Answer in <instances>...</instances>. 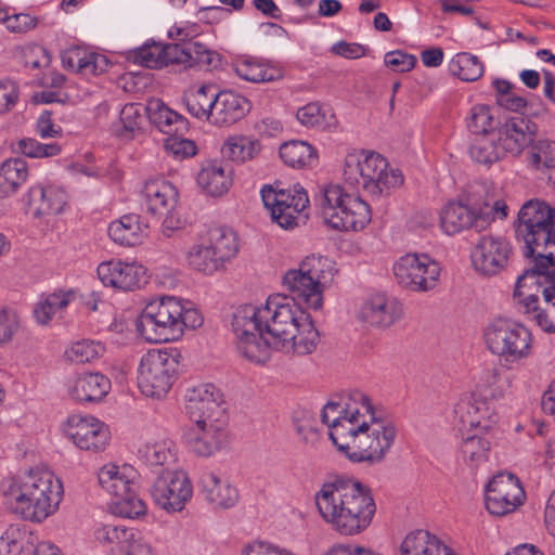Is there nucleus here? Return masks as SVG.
Returning <instances> with one entry per match:
<instances>
[{
	"label": "nucleus",
	"mask_w": 555,
	"mask_h": 555,
	"mask_svg": "<svg viewBox=\"0 0 555 555\" xmlns=\"http://www.w3.org/2000/svg\"><path fill=\"white\" fill-rule=\"evenodd\" d=\"M516 236L525 244L524 255L533 259L531 272L555 280V208L543 201L531 199L518 212Z\"/></svg>",
	"instance_id": "5"
},
{
	"label": "nucleus",
	"mask_w": 555,
	"mask_h": 555,
	"mask_svg": "<svg viewBox=\"0 0 555 555\" xmlns=\"http://www.w3.org/2000/svg\"><path fill=\"white\" fill-rule=\"evenodd\" d=\"M62 64L67 69L86 77L103 74L109 67L107 57L81 47H72L61 54Z\"/></svg>",
	"instance_id": "31"
},
{
	"label": "nucleus",
	"mask_w": 555,
	"mask_h": 555,
	"mask_svg": "<svg viewBox=\"0 0 555 555\" xmlns=\"http://www.w3.org/2000/svg\"><path fill=\"white\" fill-rule=\"evenodd\" d=\"M197 184L208 195L221 196L232 184V171L221 163L209 162L198 172Z\"/></svg>",
	"instance_id": "38"
},
{
	"label": "nucleus",
	"mask_w": 555,
	"mask_h": 555,
	"mask_svg": "<svg viewBox=\"0 0 555 555\" xmlns=\"http://www.w3.org/2000/svg\"><path fill=\"white\" fill-rule=\"evenodd\" d=\"M180 352L177 349L150 350L138 366V386L146 397L160 398L178 375Z\"/></svg>",
	"instance_id": "11"
},
{
	"label": "nucleus",
	"mask_w": 555,
	"mask_h": 555,
	"mask_svg": "<svg viewBox=\"0 0 555 555\" xmlns=\"http://www.w3.org/2000/svg\"><path fill=\"white\" fill-rule=\"evenodd\" d=\"M483 338L489 351L504 362L514 364L532 353V334L522 324L499 318L487 325Z\"/></svg>",
	"instance_id": "9"
},
{
	"label": "nucleus",
	"mask_w": 555,
	"mask_h": 555,
	"mask_svg": "<svg viewBox=\"0 0 555 555\" xmlns=\"http://www.w3.org/2000/svg\"><path fill=\"white\" fill-rule=\"evenodd\" d=\"M396 436L393 423L371 402L352 424L338 429L334 446L351 463L375 465L384 461Z\"/></svg>",
	"instance_id": "4"
},
{
	"label": "nucleus",
	"mask_w": 555,
	"mask_h": 555,
	"mask_svg": "<svg viewBox=\"0 0 555 555\" xmlns=\"http://www.w3.org/2000/svg\"><path fill=\"white\" fill-rule=\"evenodd\" d=\"M513 254L511 243L502 236L482 235L470 253L473 268L485 276L502 272Z\"/></svg>",
	"instance_id": "19"
},
{
	"label": "nucleus",
	"mask_w": 555,
	"mask_h": 555,
	"mask_svg": "<svg viewBox=\"0 0 555 555\" xmlns=\"http://www.w3.org/2000/svg\"><path fill=\"white\" fill-rule=\"evenodd\" d=\"M227 424L228 418L193 423L188 433V442L192 451L205 457L218 452L225 442Z\"/></svg>",
	"instance_id": "25"
},
{
	"label": "nucleus",
	"mask_w": 555,
	"mask_h": 555,
	"mask_svg": "<svg viewBox=\"0 0 555 555\" xmlns=\"http://www.w3.org/2000/svg\"><path fill=\"white\" fill-rule=\"evenodd\" d=\"M107 232L115 243L121 246H135L147 237L149 224L141 216L128 214L111 222Z\"/></svg>",
	"instance_id": "34"
},
{
	"label": "nucleus",
	"mask_w": 555,
	"mask_h": 555,
	"mask_svg": "<svg viewBox=\"0 0 555 555\" xmlns=\"http://www.w3.org/2000/svg\"><path fill=\"white\" fill-rule=\"evenodd\" d=\"M221 55L205 47L198 41L192 42V63L191 67L198 66L206 70H214L221 65Z\"/></svg>",
	"instance_id": "59"
},
{
	"label": "nucleus",
	"mask_w": 555,
	"mask_h": 555,
	"mask_svg": "<svg viewBox=\"0 0 555 555\" xmlns=\"http://www.w3.org/2000/svg\"><path fill=\"white\" fill-rule=\"evenodd\" d=\"M111 389V380L101 373H83L74 378L68 393L77 402H99Z\"/></svg>",
	"instance_id": "33"
},
{
	"label": "nucleus",
	"mask_w": 555,
	"mask_h": 555,
	"mask_svg": "<svg viewBox=\"0 0 555 555\" xmlns=\"http://www.w3.org/2000/svg\"><path fill=\"white\" fill-rule=\"evenodd\" d=\"M373 151L354 150L349 152L344 162L343 179L351 189L359 190V181L364 178L365 167L369 165V154Z\"/></svg>",
	"instance_id": "49"
},
{
	"label": "nucleus",
	"mask_w": 555,
	"mask_h": 555,
	"mask_svg": "<svg viewBox=\"0 0 555 555\" xmlns=\"http://www.w3.org/2000/svg\"><path fill=\"white\" fill-rule=\"evenodd\" d=\"M399 555H455L437 535L427 530H414L405 535Z\"/></svg>",
	"instance_id": "35"
},
{
	"label": "nucleus",
	"mask_w": 555,
	"mask_h": 555,
	"mask_svg": "<svg viewBox=\"0 0 555 555\" xmlns=\"http://www.w3.org/2000/svg\"><path fill=\"white\" fill-rule=\"evenodd\" d=\"M260 193L272 220L281 228L289 230L307 223L309 195L300 184H295L292 189L264 185Z\"/></svg>",
	"instance_id": "12"
},
{
	"label": "nucleus",
	"mask_w": 555,
	"mask_h": 555,
	"mask_svg": "<svg viewBox=\"0 0 555 555\" xmlns=\"http://www.w3.org/2000/svg\"><path fill=\"white\" fill-rule=\"evenodd\" d=\"M314 273L317 274L314 279L315 296L332 285L337 273L335 261L327 257H319L317 263H314Z\"/></svg>",
	"instance_id": "58"
},
{
	"label": "nucleus",
	"mask_w": 555,
	"mask_h": 555,
	"mask_svg": "<svg viewBox=\"0 0 555 555\" xmlns=\"http://www.w3.org/2000/svg\"><path fill=\"white\" fill-rule=\"evenodd\" d=\"M288 295L274 294L260 306H240L232 319L237 351L264 364L273 350L309 354L312 350V263L306 256L282 278Z\"/></svg>",
	"instance_id": "1"
},
{
	"label": "nucleus",
	"mask_w": 555,
	"mask_h": 555,
	"mask_svg": "<svg viewBox=\"0 0 555 555\" xmlns=\"http://www.w3.org/2000/svg\"><path fill=\"white\" fill-rule=\"evenodd\" d=\"M314 504L332 529L347 537L365 531L376 513L371 489L359 480L340 477L322 485Z\"/></svg>",
	"instance_id": "2"
},
{
	"label": "nucleus",
	"mask_w": 555,
	"mask_h": 555,
	"mask_svg": "<svg viewBox=\"0 0 555 555\" xmlns=\"http://www.w3.org/2000/svg\"><path fill=\"white\" fill-rule=\"evenodd\" d=\"M37 540L27 528L10 526L0 537V555H34Z\"/></svg>",
	"instance_id": "40"
},
{
	"label": "nucleus",
	"mask_w": 555,
	"mask_h": 555,
	"mask_svg": "<svg viewBox=\"0 0 555 555\" xmlns=\"http://www.w3.org/2000/svg\"><path fill=\"white\" fill-rule=\"evenodd\" d=\"M526 499L519 479L513 474H498L487 485L486 508L495 516L515 512Z\"/></svg>",
	"instance_id": "17"
},
{
	"label": "nucleus",
	"mask_w": 555,
	"mask_h": 555,
	"mask_svg": "<svg viewBox=\"0 0 555 555\" xmlns=\"http://www.w3.org/2000/svg\"><path fill=\"white\" fill-rule=\"evenodd\" d=\"M114 505V513L125 518H138L146 514L147 506L145 502L138 498L133 488L128 495L118 496Z\"/></svg>",
	"instance_id": "55"
},
{
	"label": "nucleus",
	"mask_w": 555,
	"mask_h": 555,
	"mask_svg": "<svg viewBox=\"0 0 555 555\" xmlns=\"http://www.w3.org/2000/svg\"><path fill=\"white\" fill-rule=\"evenodd\" d=\"M323 222L337 231H359L371 221V208L361 197L345 194L339 185H327L319 201Z\"/></svg>",
	"instance_id": "8"
},
{
	"label": "nucleus",
	"mask_w": 555,
	"mask_h": 555,
	"mask_svg": "<svg viewBox=\"0 0 555 555\" xmlns=\"http://www.w3.org/2000/svg\"><path fill=\"white\" fill-rule=\"evenodd\" d=\"M135 535L133 530L119 525H105L98 532L100 541L117 545L119 553L124 551L125 544H129Z\"/></svg>",
	"instance_id": "57"
},
{
	"label": "nucleus",
	"mask_w": 555,
	"mask_h": 555,
	"mask_svg": "<svg viewBox=\"0 0 555 555\" xmlns=\"http://www.w3.org/2000/svg\"><path fill=\"white\" fill-rule=\"evenodd\" d=\"M337 118L333 107L328 104H319L314 113V128L326 131L337 127Z\"/></svg>",
	"instance_id": "64"
},
{
	"label": "nucleus",
	"mask_w": 555,
	"mask_h": 555,
	"mask_svg": "<svg viewBox=\"0 0 555 555\" xmlns=\"http://www.w3.org/2000/svg\"><path fill=\"white\" fill-rule=\"evenodd\" d=\"M203 322V315L191 302L164 296L143 308L135 328L146 341L165 343L180 339L185 330H195Z\"/></svg>",
	"instance_id": "6"
},
{
	"label": "nucleus",
	"mask_w": 555,
	"mask_h": 555,
	"mask_svg": "<svg viewBox=\"0 0 555 555\" xmlns=\"http://www.w3.org/2000/svg\"><path fill=\"white\" fill-rule=\"evenodd\" d=\"M21 328L18 313L11 308H0V347L10 344Z\"/></svg>",
	"instance_id": "56"
},
{
	"label": "nucleus",
	"mask_w": 555,
	"mask_h": 555,
	"mask_svg": "<svg viewBox=\"0 0 555 555\" xmlns=\"http://www.w3.org/2000/svg\"><path fill=\"white\" fill-rule=\"evenodd\" d=\"M468 155L473 162L487 167L506 157L494 132L475 137L469 143Z\"/></svg>",
	"instance_id": "41"
},
{
	"label": "nucleus",
	"mask_w": 555,
	"mask_h": 555,
	"mask_svg": "<svg viewBox=\"0 0 555 555\" xmlns=\"http://www.w3.org/2000/svg\"><path fill=\"white\" fill-rule=\"evenodd\" d=\"M140 459L152 467H168L176 462L175 444L169 439L146 442L139 449Z\"/></svg>",
	"instance_id": "44"
},
{
	"label": "nucleus",
	"mask_w": 555,
	"mask_h": 555,
	"mask_svg": "<svg viewBox=\"0 0 555 555\" xmlns=\"http://www.w3.org/2000/svg\"><path fill=\"white\" fill-rule=\"evenodd\" d=\"M401 314V305L396 299L376 294L364 301L359 311V319L369 326L385 328L398 321Z\"/></svg>",
	"instance_id": "27"
},
{
	"label": "nucleus",
	"mask_w": 555,
	"mask_h": 555,
	"mask_svg": "<svg viewBox=\"0 0 555 555\" xmlns=\"http://www.w3.org/2000/svg\"><path fill=\"white\" fill-rule=\"evenodd\" d=\"M193 486L184 472H172L166 468L156 478L151 495L155 504L167 513L181 512L191 500Z\"/></svg>",
	"instance_id": "16"
},
{
	"label": "nucleus",
	"mask_w": 555,
	"mask_h": 555,
	"mask_svg": "<svg viewBox=\"0 0 555 555\" xmlns=\"http://www.w3.org/2000/svg\"><path fill=\"white\" fill-rule=\"evenodd\" d=\"M28 167L22 158L7 159L0 167V191L4 195L14 193L27 179Z\"/></svg>",
	"instance_id": "46"
},
{
	"label": "nucleus",
	"mask_w": 555,
	"mask_h": 555,
	"mask_svg": "<svg viewBox=\"0 0 555 555\" xmlns=\"http://www.w3.org/2000/svg\"><path fill=\"white\" fill-rule=\"evenodd\" d=\"M456 413L460 414L463 427H469L479 433L490 430L498 421L494 403L476 395L459 404Z\"/></svg>",
	"instance_id": "28"
},
{
	"label": "nucleus",
	"mask_w": 555,
	"mask_h": 555,
	"mask_svg": "<svg viewBox=\"0 0 555 555\" xmlns=\"http://www.w3.org/2000/svg\"><path fill=\"white\" fill-rule=\"evenodd\" d=\"M138 477L137 470L128 464L117 465L108 463L103 465L98 473L101 488L113 496L128 495Z\"/></svg>",
	"instance_id": "32"
},
{
	"label": "nucleus",
	"mask_w": 555,
	"mask_h": 555,
	"mask_svg": "<svg viewBox=\"0 0 555 555\" xmlns=\"http://www.w3.org/2000/svg\"><path fill=\"white\" fill-rule=\"evenodd\" d=\"M15 153L30 158H44L56 156L61 153V146L57 143H40L33 138H23L12 144Z\"/></svg>",
	"instance_id": "52"
},
{
	"label": "nucleus",
	"mask_w": 555,
	"mask_h": 555,
	"mask_svg": "<svg viewBox=\"0 0 555 555\" xmlns=\"http://www.w3.org/2000/svg\"><path fill=\"white\" fill-rule=\"evenodd\" d=\"M476 430L473 435L464 436L460 446L461 459L472 468L486 463L489 457L491 442Z\"/></svg>",
	"instance_id": "43"
},
{
	"label": "nucleus",
	"mask_w": 555,
	"mask_h": 555,
	"mask_svg": "<svg viewBox=\"0 0 555 555\" xmlns=\"http://www.w3.org/2000/svg\"><path fill=\"white\" fill-rule=\"evenodd\" d=\"M440 264L427 254H406L393 264L397 282L413 292L434 289L439 281Z\"/></svg>",
	"instance_id": "14"
},
{
	"label": "nucleus",
	"mask_w": 555,
	"mask_h": 555,
	"mask_svg": "<svg viewBox=\"0 0 555 555\" xmlns=\"http://www.w3.org/2000/svg\"><path fill=\"white\" fill-rule=\"evenodd\" d=\"M210 124L217 127H228L243 119L250 111L251 104L247 98L231 90L218 92Z\"/></svg>",
	"instance_id": "29"
},
{
	"label": "nucleus",
	"mask_w": 555,
	"mask_h": 555,
	"mask_svg": "<svg viewBox=\"0 0 555 555\" xmlns=\"http://www.w3.org/2000/svg\"><path fill=\"white\" fill-rule=\"evenodd\" d=\"M283 162L293 168H302L312 158V146L302 140H291L280 146Z\"/></svg>",
	"instance_id": "51"
},
{
	"label": "nucleus",
	"mask_w": 555,
	"mask_h": 555,
	"mask_svg": "<svg viewBox=\"0 0 555 555\" xmlns=\"http://www.w3.org/2000/svg\"><path fill=\"white\" fill-rule=\"evenodd\" d=\"M144 111L145 107L139 103H128L121 108L119 121L126 133H133L141 128L144 121Z\"/></svg>",
	"instance_id": "60"
},
{
	"label": "nucleus",
	"mask_w": 555,
	"mask_h": 555,
	"mask_svg": "<svg viewBox=\"0 0 555 555\" xmlns=\"http://www.w3.org/2000/svg\"><path fill=\"white\" fill-rule=\"evenodd\" d=\"M198 485L205 500L215 508L228 509L238 502V490L219 472L204 470Z\"/></svg>",
	"instance_id": "26"
},
{
	"label": "nucleus",
	"mask_w": 555,
	"mask_h": 555,
	"mask_svg": "<svg viewBox=\"0 0 555 555\" xmlns=\"http://www.w3.org/2000/svg\"><path fill=\"white\" fill-rule=\"evenodd\" d=\"M145 112L151 122L164 133H183L188 130L189 122L186 118L169 108L159 100L150 101Z\"/></svg>",
	"instance_id": "39"
},
{
	"label": "nucleus",
	"mask_w": 555,
	"mask_h": 555,
	"mask_svg": "<svg viewBox=\"0 0 555 555\" xmlns=\"http://www.w3.org/2000/svg\"><path fill=\"white\" fill-rule=\"evenodd\" d=\"M493 221L489 205L476 206L461 202H450L440 212V227L448 235H454L466 230L481 232Z\"/></svg>",
	"instance_id": "15"
},
{
	"label": "nucleus",
	"mask_w": 555,
	"mask_h": 555,
	"mask_svg": "<svg viewBox=\"0 0 555 555\" xmlns=\"http://www.w3.org/2000/svg\"><path fill=\"white\" fill-rule=\"evenodd\" d=\"M147 212L163 217L162 233L170 237L185 227V219L178 210L179 192L169 181L160 178L147 180L141 191Z\"/></svg>",
	"instance_id": "13"
},
{
	"label": "nucleus",
	"mask_w": 555,
	"mask_h": 555,
	"mask_svg": "<svg viewBox=\"0 0 555 555\" xmlns=\"http://www.w3.org/2000/svg\"><path fill=\"white\" fill-rule=\"evenodd\" d=\"M371 402V398L365 392L354 389L346 392L339 401L330 400L323 406L321 421L327 425L328 437L333 444L337 441L338 429L352 424Z\"/></svg>",
	"instance_id": "18"
},
{
	"label": "nucleus",
	"mask_w": 555,
	"mask_h": 555,
	"mask_svg": "<svg viewBox=\"0 0 555 555\" xmlns=\"http://www.w3.org/2000/svg\"><path fill=\"white\" fill-rule=\"evenodd\" d=\"M260 150V143L250 137L231 135L224 141L221 153L233 162L245 163L255 158Z\"/></svg>",
	"instance_id": "45"
},
{
	"label": "nucleus",
	"mask_w": 555,
	"mask_h": 555,
	"mask_svg": "<svg viewBox=\"0 0 555 555\" xmlns=\"http://www.w3.org/2000/svg\"><path fill=\"white\" fill-rule=\"evenodd\" d=\"M185 409L193 423L227 418L223 395L214 384L192 386L185 392Z\"/></svg>",
	"instance_id": "21"
},
{
	"label": "nucleus",
	"mask_w": 555,
	"mask_h": 555,
	"mask_svg": "<svg viewBox=\"0 0 555 555\" xmlns=\"http://www.w3.org/2000/svg\"><path fill=\"white\" fill-rule=\"evenodd\" d=\"M96 273L103 285L126 292L133 291L146 282L145 269L141 264L119 259L101 262Z\"/></svg>",
	"instance_id": "23"
},
{
	"label": "nucleus",
	"mask_w": 555,
	"mask_h": 555,
	"mask_svg": "<svg viewBox=\"0 0 555 555\" xmlns=\"http://www.w3.org/2000/svg\"><path fill=\"white\" fill-rule=\"evenodd\" d=\"M466 129L475 137L493 133L494 116L491 108L485 104L472 106L465 117Z\"/></svg>",
	"instance_id": "50"
},
{
	"label": "nucleus",
	"mask_w": 555,
	"mask_h": 555,
	"mask_svg": "<svg viewBox=\"0 0 555 555\" xmlns=\"http://www.w3.org/2000/svg\"><path fill=\"white\" fill-rule=\"evenodd\" d=\"M64 433L79 449L87 451H102L109 441L107 426L91 415L69 416Z\"/></svg>",
	"instance_id": "22"
},
{
	"label": "nucleus",
	"mask_w": 555,
	"mask_h": 555,
	"mask_svg": "<svg viewBox=\"0 0 555 555\" xmlns=\"http://www.w3.org/2000/svg\"><path fill=\"white\" fill-rule=\"evenodd\" d=\"M1 490L8 508L33 522H42L54 514L64 493L61 480L44 467H35L4 480Z\"/></svg>",
	"instance_id": "3"
},
{
	"label": "nucleus",
	"mask_w": 555,
	"mask_h": 555,
	"mask_svg": "<svg viewBox=\"0 0 555 555\" xmlns=\"http://www.w3.org/2000/svg\"><path fill=\"white\" fill-rule=\"evenodd\" d=\"M450 72L463 81L473 82L482 77L485 65L477 55L461 52L449 64Z\"/></svg>",
	"instance_id": "48"
},
{
	"label": "nucleus",
	"mask_w": 555,
	"mask_h": 555,
	"mask_svg": "<svg viewBox=\"0 0 555 555\" xmlns=\"http://www.w3.org/2000/svg\"><path fill=\"white\" fill-rule=\"evenodd\" d=\"M164 59L165 66L170 64H178L185 67H191L192 42H189L188 47H184L180 43L164 44Z\"/></svg>",
	"instance_id": "61"
},
{
	"label": "nucleus",
	"mask_w": 555,
	"mask_h": 555,
	"mask_svg": "<svg viewBox=\"0 0 555 555\" xmlns=\"http://www.w3.org/2000/svg\"><path fill=\"white\" fill-rule=\"evenodd\" d=\"M528 164L547 177L555 189V141L541 140L532 145L527 155Z\"/></svg>",
	"instance_id": "42"
},
{
	"label": "nucleus",
	"mask_w": 555,
	"mask_h": 555,
	"mask_svg": "<svg viewBox=\"0 0 555 555\" xmlns=\"http://www.w3.org/2000/svg\"><path fill=\"white\" fill-rule=\"evenodd\" d=\"M75 298L73 291L59 292L48 295L42 301L37 304L34 315L38 323L46 325L55 315L61 313Z\"/></svg>",
	"instance_id": "47"
},
{
	"label": "nucleus",
	"mask_w": 555,
	"mask_h": 555,
	"mask_svg": "<svg viewBox=\"0 0 555 555\" xmlns=\"http://www.w3.org/2000/svg\"><path fill=\"white\" fill-rule=\"evenodd\" d=\"M537 127L527 117L507 118L494 132L505 156H519L534 140Z\"/></svg>",
	"instance_id": "24"
},
{
	"label": "nucleus",
	"mask_w": 555,
	"mask_h": 555,
	"mask_svg": "<svg viewBox=\"0 0 555 555\" xmlns=\"http://www.w3.org/2000/svg\"><path fill=\"white\" fill-rule=\"evenodd\" d=\"M131 59L135 64L147 68L165 67L164 44L155 42L145 43L132 51Z\"/></svg>",
	"instance_id": "54"
},
{
	"label": "nucleus",
	"mask_w": 555,
	"mask_h": 555,
	"mask_svg": "<svg viewBox=\"0 0 555 555\" xmlns=\"http://www.w3.org/2000/svg\"><path fill=\"white\" fill-rule=\"evenodd\" d=\"M171 135L172 137L165 141V147L170 154L178 158H186L195 155L196 146L193 141L175 137L173 134Z\"/></svg>",
	"instance_id": "63"
},
{
	"label": "nucleus",
	"mask_w": 555,
	"mask_h": 555,
	"mask_svg": "<svg viewBox=\"0 0 555 555\" xmlns=\"http://www.w3.org/2000/svg\"><path fill=\"white\" fill-rule=\"evenodd\" d=\"M104 351L105 347L100 341L83 339L74 343L65 354L74 363H87L98 359Z\"/></svg>",
	"instance_id": "53"
},
{
	"label": "nucleus",
	"mask_w": 555,
	"mask_h": 555,
	"mask_svg": "<svg viewBox=\"0 0 555 555\" xmlns=\"http://www.w3.org/2000/svg\"><path fill=\"white\" fill-rule=\"evenodd\" d=\"M65 204L66 194L64 191L53 186H33L24 197L27 212L36 218L59 214L63 210Z\"/></svg>",
	"instance_id": "30"
},
{
	"label": "nucleus",
	"mask_w": 555,
	"mask_h": 555,
	"mask_svg": "<svg viewBox=\"0 0 555 555\" xmlns=\"http://www.w3.org/2000/svg\"><path fill=\"white\" fill-rule=\"evenodd\" d=\"M365 170L364 178L359 181V189L373 197L388 196L404 183L401 170L390 167L388 160L377 152L369 154Z\"/></svg>",
	"instance_id": "20"
},
{
	"label": "nucleus",
	"mask_w": 555,
	"mask_h": 555,
	"mask_svg": "<svg viewBox=\"0 0 555 555\" xmlns=\"http://www.w3.org/2000/svg\"><path fill=\"white\" fill-rule=\"evenodd\" d=\"M218 92L212 85L204 83L184 92L183 103L186 112L194 118L210 124Z\"/></svg>",
	"instance_id": "36"
},
{
	"label": "nucleus",
	"mask_w": 555,
	"mask_h": 555,
	"mask_svg": "<svg viewBox=\"0 0 555 555\" xmlns=\"http://www.w3.org/2000/svg\"><path fill=\"white\" fill-rule=\"evenodd\" d=\"M514 300L520 311L531 317L546 332H555V287H542L531 272L517 278Z\"/></svg>",
	"instance_id": "10"
},
{
	"label": "nucleus",
	"mask_w": 555,
	"mask_h": 555,
	"mask_svg": "<svg viewBox=\"0 0 555 555\" xmlns=\"http://www.w3.org/2000/svg\"><path fill=\"white\" fill-rule=\"evenodd\" d=\"M384 63L397 73H406L414 68L416 57L401 50L389 51L384 56Z\"/></svg>",
	"instance_id": "62"
},
{
	"label": "nucleus",
	"mask_w": 555,
	"mask_h": 555,
	"mask_svg": "<svg viewBox=\"0 0 555 555\" xmlns=\"http://www.w3.org/2000/svg\"><path fill=\"white\" fill-rule=\"evenodd\" d=\"M236 233L229 228H210L186 251L188 266L204 275L225 270L238 253Z\"/></svg>",
	"instance_id": "7"
},
{
	"label": "nucleus",
	"mask_w": 555,
	"mask_h": 555,
	"mask_svg": "<svg viewBox=\"0 0 555 555\" xmlns=\"http://www.w3.org/2000/svg\"><path fill=\"white\" fill-rule=\"evenodd\" d=\"M233 68L241 79L254 83L275 81L283 77V70L280 67L251 56L236 60Z\"/></svg>",
	"instance_id": "37"
}]
</instances>
